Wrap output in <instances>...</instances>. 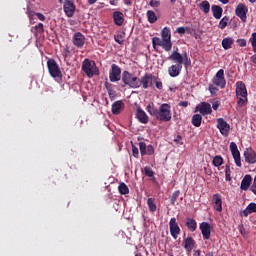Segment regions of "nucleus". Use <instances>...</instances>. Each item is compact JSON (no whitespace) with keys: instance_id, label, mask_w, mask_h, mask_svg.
<instances>
[{"instance_id":"1","label":"nucleus","mask_w":256,"mask_h":256,"mask_svg":"<svg viewBox=\"0 0 256 256\" xmlns=\"http://www.w3.org/2000/svg\"><path fill=\"white\" fill-rule=\"evenodd\" d=\"M147 111L152 117H155V119H157L158 121H162L163 123H169V121H171V105L167 103L161 104L158 109L157 107H155V104L149 103L147 105Z\"/></svg>"},{"instance_id":"2","label":"nucleus","mask_w":256,"mask_h":256,"mask_svg":"<svg viewBox=\"0 0 256 256\" xmlns=\"http://www.w3.org/2000/svg\"><path fill=\"white\" fill-rule=\"evenodd\" d=\"M236 97L238 107H243L247 105V86L243 81H238L236 83Z\"/></svg>"},{"instance_id":"3","label":"nucleus","mask_w":256,"mask_h":256,"mask_svg":"<svg viewBox=\"0 0 256 256\" xmlns=\"http://www.w3.org/2000/svg\"><path fill=\"white\" fill-rule=\"evenodd\" d=\"M122 81L124 85H127L131 89H139V87H141V79L129 71L122 73Z\"/></svg>"},{"instance_id":"4","label":"nucleus","mask_w":256,"mask_h":256,"mask_svg":"<svg viewBox=\"0 0 256 256\" xmlns=\"http://www.w3.org/2000/svg\"><path fill=\"white\" fill-rule=\"evenodd\" d=\"M82 71L89 78L93 77L94 75H99V70H97V64H95V61L89 59H85L83 61Z\"/></svg>"},{"instance_id":"5","label":"nucleus","mask_w":256,"mask_h":256,"mask_svg":"<svg viewBox=\"0 0 256 256\" xmlns=\"http://www.w3.org/2000/svg\"><path fill=\"white\" fill-rule=\"evenodd\" d=\"M47 67L53 79H62L63 74L61 73V69L59 68V64H57L54 59H49L47 61Z\"/></svg>"},{"instance_id":"6","label":"nucleus","mask_w":256,"mask_h":256,"mask_svg":"<svg viewBox=\"0 0 256 256\" xmlns=\"http://www.w3.org/2000/svg\"><path fill=\"white\" fill-rule=\"evenodd\" d=\"M212 83L219 89H225L227 87V80L225 79V70L220 69L212 78Z\"/></svg>"},{"instance_id":"7","label":"nucleus","mask_w":256,"mask_h":256,"mask_svg":"<svg viewBox=\"0 0 256 256\" xmlns=\"http://www.w3.org/2000/svg\"><path fill=\"white\" fill-rule=\"evenodd\" d=\"M169 61H172V63H176V65H179L180 67H183V63L187 65V61H189V57L187 56V52L182 55L181 53L174 51L172 54L168 57Z\"/></svg>"},{"instance_id":"8","label":"nucleus","mask_w":256,"mask_h":256,"mask_svg":"<svg viewBox=\"0 0 256 256\" xmlns=\"http://www.w3.org/2000/svg\"><path fill=\"white\" fill-rule=\"evenodd\" d=\"M161 39L164 45L171 51L173 49V43L171 42V29L164 27L161 31Z\"/></svg>"},{"instance_id":"9","label":"nucleus","mask_w":256,"mask_h":256,"mask_svg":"<svg viewBox=\"0 0 256 256\" xmlns=\"http://www.w3.org/2000/svg\"><path fill=\"white\" fill-rule=\"evenodd\" d=\"M198 111L200 115H211V113H213V108L208 102H202L194 108V113H197Z\"/></svg>"},{"instance_id":"10","label":"nucleus","mask_w":256,"mask_h":256,"mask_svg":"<svg viewBox=\"0 0 256 256\" xmlns=\"http://www.w3.org/2000/svg\"><path fill=\"white\" fill-rule=\"evenodd\" d=\"M247 13H249V8L243 3H239L235 9V14L243 23L247 21Z\"/></svg>"},{"instance_id":"11","label":"nucleus","mask_w":256,"mask_h":256,"mask_svg":"<svg viewBox=\"0 0 256 256\" xmlns=\"http://www.w3.org/2000/svg\"><path fill=\"white\" fill-rule=\"evenodd\" d=\"M217 129H219L221 135L227 137L229 135V131L231 130V125L225 121L223 118L217 119Z\"/></svg>"},{"instance_id":"12","label":"nucleus","mask_w":256,"mask_h":256,"mask_svg":"<svg viewBox=\"0 0 256 256\" xmlns=\"http://www.w3.org/2000/svg\"><path fill=\"white\" fill-rule=\"evenodd\" d=\"M109 79L111 83H117V81H121V68H119L117 64H112L111 71L109 73Z\"/></svg>"},{"instance_id":"13","label":"nucleus","mask_w":256,"mask_h":256,"mask_svg":"<svg viewBox=\"0 0 256 256\" xmlns=\"http://www.w3.org/2000/svg\"><path fill=\"white\" fill-rule=\"evenodd\" d=\"M169 229L173 239H177L181 233V228L179 227V224H177V218L173 217L170 219Z\"/></svg>"},{"instance_id":"14","label":"nucleus","mask_w":256,"mask_h":256,"mask_svg":"<svg viewBox=\"0 0 256 256\" xmlns=\"http://www.w3.org/2000/svg\"><path fill=\"white\" fill-rule=\"evenodd\" d=\"M230 151L237 167H241V152L235 142L230 143Z\"/></svg>"},{"instance_id":"15","label":"nucleus","mask_w":256,"mask_h":256,"mask_svg":"<svg viewBox=\"0 0 256 256\" xmlns=\"http://www.w3.org/2000/svg\"><path fill=\"white\" fill-rule=\"evenodd\" d=\"M183 247L189 255L191 253V251H193V249L197 248V242H195V239H193V237L188 236L187 238H184V240H183Z\"/></svg>"},{"instance_id":"16","label":"nucleus","mask_w":256,"mask_h":256,"mask_svg":"<svg viewBox=\"0 0 256 256\" xmlns=\"http://www.w3.org/2000/svg\"><path fill=\"white\" fill-rule=\"evenodd\" d=\"M72 43L77 49H82L83 45H85V35L81 32L74 33Z\"/></svg>"},{"instance_id":"17","label":"nucleus","mask_w":256,"mask_h":256,"mask_svg":"<svg viewBox=\"0 0 256 256\" xmlns=\"http://www.w3.org/2000/svg\"><path fill=\"white\" fill-rule=\"evenodd\" d=\"M244 158L246 163L253 165L256 163V153L254 152L253 148L248 147L244 150Z\"/></svg>"},{"instance_id":"18","label":"nucleus","mask_w":256,"mask_h":256,"mask_svg":"<svg viewBox=\"0 0 256 256\" xmlns=\"http://www.w3.org/2000/svg\"><path fill=\"white\" fill-rule=\"evenodd\" d=\"M64 13L68 17H73L75 15V3L71 0H65L64 5H63Z\"/></svg>"},{"instance_id":"19","label":"nucleus","mask_w":256,"mask_h":256,"mask_svg":"<svg viewBox=\"0 0 256 256\" xmlns=\"http://www.w3.org/2000/svg\"><path fill=\"white\" fill-rule=\"evenodd\" d=\"M139 149L142 157H144V155H153L155 153L153 145H147L145 142H139Z\"/></svg>"},{"instance_id":"20","label":"nucleus","mask_w":256,"mask_h":256,"mask_svg":"<svg viewBox=\"0 0 256 256\" xmlns=\"http://www.w3.org/2000/svg\"><path fill=\"white\" fill-rule=\"evenodd\" d=\"M112 18H113L114 24L117 27H121L123 23H125V15H123V12L121 11L113 12Z\"/></svg>"},{"instance_id":"21","label":"nucleus","mask_w":256,"mask_h":256,"mask_svg":"<svg viewBox=\"0 0 256 256\" xmlns=\"http://www.w3.org/2000/svg\"><path fill=\"white\" fill-rule=\"evenodd\" d=\"M200 231L202 233L203 239L211 238V225L207 222H202L200 224Z\"/></svg>"},{"instance_id":"22","label":"nucleus","mask_w":256,"mask_h":256,"mask_svg":"<svg viewBox=\"0 0 256 256\" xmlns=\"http://www.w3.org/2000/svg\"><path fill=\"white\" fill-rule=\"evenodd\" d=\"M136 119H138L140 123H143V125H147V123H149V116L141 108H137L136 110Z\"/></svg>"},{"instance_id":"23","label":"nucleus","mask_w":256,"mask_h":256,"mask_svg":"<svg viewBox=\"0 0 256 256\" xmlns=\"http://www.w3.org/2000/svg\"><path fill=\"white\" fill-rule=\"evenodd\" d=\"M153 80H155V76H153V75H151L149 73H146L140 79V87L142 85L143 89H148L150 81H153Z\"/></svg>"},{"instance_id":"24","label":"nucleus","mask_w":256,"mask_h":256,"mask_svg":"<svg viewBox=\"0 0 256 256\" xmlns=\"http://www.w3.org/2000/svg\"><path fill=\"white\" fill-rule=\"evenodd\" d=\"M182 69H183V66L173 64L168 68V75H170V77H179V75H181Z\"/></svg>"},{"instance_id":"25","label":"nucleus","mask_w":256,"mask_h":256,"mask_svg":"<svg viewBox=\"0 0 256 256\" xmlns=\"http://www.w3.org/2000/svg\"><path fill=\"white\" fill-rule=\"evenodd\" d=\"M251 183H253V177L249 174L245 175L241 181L240 189H242V191H247L251 187Z\"/></svg>"},{"instance_id":"26","label":"nucleus","mask_w":256,"mask_h":256,"mask_svg":"<svg viewBox=\"0 0 256 256\" xmlns=\"http://www.w3.org/2000/svg\"><path fill=\"white\" fill-rule=\"evenodd\" d=\"M124 108H125V103H123V101L121 100L115 101L112 104L113 115H119V113H121V111H123Z\"/></svg>"},{"instance_id":"27","label":"nucleus","mask_w":256,"mask_h":256,"mask_svg":"<svg viewBox=\"0 0 256 256\" xmlns=\"http://www.w3.org/2000/svg\"><path fill=\"white\" fill-rule=\"evenodd\" d=\"M213 203H214V209H216V211L218 212L223 211V200L219 194L213 195Z\"/></svg>"},{"instance_id":"28","label":"nucleus","mask_w":256,"mask_h":256,"mask_svg":"<svg viewBox=\"0 0 256 256\" xmlns=\"http://www.w3.org/2000/svg\"><path fill=\"white\" fill-rule=\"evenodd\" d=\"M152 45H153L154 49L158 45V47H162V49H164V51H166V52L170 51L169 48L166 46V44L163 42V40L159 37L152 38Z\"/></svg>"},{"instance_id":"29","label":"nucleus","mask_w":256,"mask_h":256,"mask_svg":"<svg viewBox=\"0 0 256 256\" xmlns=\"http://www.w3.org/2000/svg\"><path fill=\"white\" fill-rule=\"evenodd\" d=\"M212 13H213L214 19H221V17H223V8H221L218 5H213Z\"/></svg>"},{"instance_id":"30","label":"nucleus","mask_w":256,"mask_h":256,"mask_svg":"<svg viewBox=\"0 0 256 256\" xmlns=\"http://www.w3.org/2000/svg\"><path fill=\"white\" fill-rule=\"evenodd\" d=\"M242 213L244 217H248L251 213H256V203L251 202Z\"/></svg>"},{"instance_id":"31","label":"nucleus","mask_w":256,"mask_h":256,"mask_svg":"<svg viewBox=\"0 0 256 256\" xmlns=\"http://www.w3.org/2000/svg\"><path fill=\"white\" fill-rule=\"evenodd\" d=\"M234 40L231 37H226L222 40V47L225 51L231 49L233 47Z\"/></svg>"},{"instance_id":"32","label":"nucleus","mask_w":256,"mask_h":256,"mask_svg":"<svg viewBox=\"0 0 256 256\" xmlns=\"http://www.w3.org/2000/svg\"><path fill=\"white\" fill-rule=\"evenodd\" d=\"M146 17H147V20H148V23H156L157 22V14L153 11V10H148L146 12Z\"/></svg>"},{"instance_id":"33","label":"nucleus","mask_w":256,"mask_h":256,"mask_svg":"<svg viewBox=\"0 0 256 256\" xmlns=\"http://www.w3.org/2000/svg\"><path fill=\"white\" fill-rule=\"evenodd\" d=\"M202 121H203V116L201 114H194L192 116V125H194V127H201Z\"/></svg>"},{"instance_id":"34","label":"nucleus","mask_w":256,"mask_h":256,"mask_svg":"<svg viewBox=\"0 0 256 256\" xmlns=\"http://www.w3.org/2000/svg\"><path fill=\"white\" fill-rule=\"evenodd\" d=\"M199 7L200 11H203V13H205L206 15L207 13H209V11H211V4H209V1L207 0L202 1Z\"/></svg>"},{"instance_id":"35","label":"nucleus","mask_w":256,"mask_h":256,"mask_svg":"<svg viewBox=\"0 0 256 256\" xmlns=\"http://www.w3.org/2000/svg\"><path fill=\"white\" fill-rule=\"evenodd\" d=\"M186 227L190 231H196V229H197V222L195 221V219L188 218V219H186Z\"/></svg>"},{"instance_id":"36","label":"nucleus","mask_w":256,"mask_h":256,"mask_svg":"<svg viewBox=\"0 0 256 256\" xmlns=\"http://www.w3.org/2000/svg\"><path fill=\"white\" fill-rule=\"evenodd\" d=\"M114 41H116V43H118L119 45H123L125 41V32H120L118 34H115Z\"/></svg>"},{"instance_id":"37","label":"nucleus","mask_w":256,"mask_h":256,"mask_svg":"<svg viewBox=\"0 0 256 256\" xmlns=\"http://www.w3.org/2000/svg\"><path fill=\"white\" fill-rule=\"evenodd\" d=\"M147 205H148L149 211H151L152 213H155V211H157V205L155 204V199L148 198Z\"/></svg>"},{"instance_id":"38","label":"nucleus","mask_w":256,"mask_h":256,"mask_svg":"<svg viewBox=\"0 0 256 256\" xmlns=\"http://www.w3.org/2000/svg\"><path fill=\"white\" fill-rule=\"evenodd\" d=\"M120 195H127L129 193V187L125 183H121L118 187Z\"/></svg>"},{"instance_id":"39","label":"nucleus","mask_w":256,"mask_h":256,"mask_svg":"<svg viewBox=\"0 0 256 256\" xmlns=\"http://www.w3.org/2000/svg\"><path fill=\"white\" fill-rule=\"evenodd\" d=\"M227 25H229V17L224 16V17L220 20V22H219V24H218V27H219V29H225V27H227Z\"/></svg>"},{"instance_id":"40","label":"nucleus","mask_w":256,"mask_h":256,"mask_svg":"<svg viewBox=\"0 0 256 256\" xmlns=\"http://www.w3.org/2000/svg\"><path fill=\"white\" fill-rule=\"evenodd\" d=\"M212 163L214 167H221V165H223V157L215 156Z\"/></svg>"},{"instance_id":"41","label":"nucleus","mask_w":256,"mask_h":256,"mask_svg":"<svg viewBox=\"0 0 256 256\" xmlns=\"http://www.w3.org/2000/svg\"><path fill=\"white\" fill-rule=\"evenodd\" d=\"M32 31L35 33V35L43 33L45 31L43 28V23L36 25L34 28H32Z\"/></svg>"},{"instance_id":"42","label":"nucleus","mask_w":256,"mask_h":256,"mask_svg":"<svg viewBox=\"0 0 256 256\" xmlns=\"http://www.w3.org/2000/svg\"><path fill=\"white\" fill-rule=\"evenodd\" d=\"M179 195H181V192L179 190L173 192V194L170 198L171 205H175L177 199H179Z\"/></svg>"},{"instance_id":"43","label":"nucleus","mask_w":256,"mask_h":256,"mask_svg":"<svg viewBox=\"0 0 256 256\" xmlns=\"http://www.w3.org/2000/svg\"><path fill=\"white\" fill-rule=\"evenodd\" d=\"M249 41L252 45V49H253L254 53H256V32L252 33Z\"/></svg>"},{"instance_id":"44","label":"nucleus","mask_w":256,"mask_h":256,"mask_svg":"<svg viewBox=\"0 0 256 256\" xmlns=\"http://www.w3.org/2000/svg\"><path fill=\"white\" fill-rule=\"evenodd\" d=\"M144 174L147 176V177H153L155 175V173L153 172V170L149 167H145L144 168Z\"/></svg>"},{"instance_id":"45","label":"nucleus","mask_w":256,"mask_h":256,"mask_svg":"<svg viewBox=\"0 0 256 256\" xmlns=\"http://www.w3.org/2000/svg\"><path fill=\"white\" fill-rule=\"evenodd\" d=\"M208 89H209L211 95H216L217 91H219V89H217V87L214 84H210L208 86Z\"/></svg>"},{"instance_id":"46","label":"nucleus","mask_w":256,"mask_h":256,"mask_svg":"<svg viewBox=\"0 0 256 256\" xmlns=\"http://www.w3.org/2000/svg\"><path fill=\"white\" fill-rule=\"evenodd\" d=\"M225 177L226 181H231V169L229 168V166L225 167Z\"/></svg>"},{"instance_id":"47","label":"nucleus","mask_w":256,"mask_h":256,"mask_svg":"<svg viewBox=\"0 0 256 256\" xmlns=\"http://www.w3.org/2000/svg\"><path fill=\"white\" fill-rule=\"evenodd\" d=\"M132 155L136 159L139 157V148H137L135 145H132Z\"/></svg>"},{"instance_id":"48","label":"nucleus","mask_w":256,"mask_h":256,"mask_svg":"<svg viewBox=\"0 0 256 256\" xmlns=\"http://www.w3.org/2000/svg\"><path fill=\"white\" fill-rule=\"evenodd\" d=\"M176 33H178L179 35H185V33H187V28H185V27H178L176 29Z\"/></svg>"},{"instance_id":"49","label":"nucleus","mask_w":256,"mask_h":256,"mask_svg":"<svg viewBox=\"0 0 256 256\" xmlns=\"http://www.w3.org/2000/svg\"><path fill=\"white\" fill-rule=\"evenodd\" d=\"M250 191H252V193H254V195H256V175L253 179L252 185L250 187Z\"/></svg>"},{"instance_id":"50","label":"nucleus","mask_w":256,"mask_h":256,"mask_svg":"<svg viewBox=\"0 0 256 256\" xmlns=\"http://www.w3.org/2000/svg\"><path fill=\"white\" fill-rule=\"evenodd\" d=\"M149 5L150 7H159V5H161V2L159 0H150Z\"/></svg>"},{"instance_id":"51","label":"nucleus","mask_w":256,"mask_h":256,"mask_svg":"<svg viewBox=\"0 0 256 256\" xmlns=\"http://www.w3.org/2000/svg\"><path fill=\"white\" fill-rule=\"evenodd\" d=\"M237 43H238L239 47H247V40H245V39H238Z\"/></svg>"},{"instance_id":"52","label":"nucleus","mask_w":256,"mask_h":256,"mask_svg":"<svg viewBox=\"0 0 256 256\" xmlns=\"http://www.w3.org/2000/svg\"><path fill=\"white\" fill-rule=\"evenodd\" d=\"M174 143H176V145H182L183 144V138L180 135H178L176 137V139H174Z\"/></svg>"},{"instance_id":"53","label":"nucleus","mask_w":256,"mask_h":256,"mask_svg":"<svg viewBox=\"0 0 256 256\" xmlns=\"http://www.w3.org/2000/svg\"><path fill=\"white\" fill-rule=\"evenodd\" d=\"M154 81L156 83V88L157 89H163V82L157 81V78H155Z\"/></svg>"},{"instance_id":"54","label":"nucleus","mask_w":256,"mask_h":256,"mask_svg":"<svg viewBox=\"0 0 256 256\" xmlns=\"http://www.w3.org/2000/svg\"><path fill=\"white\" fill-rule=\"evenodd\" d=\"M219 105H221V103L219 101H215L212 104V109H214V111H217V109H219Z\"/></svg>"},{"instance_id":"55","label":"nucleus","mask_w":256,"mask_h":256,"mask_svg":"<svg viewBox=\"0 0 256 256\" xmlns=\"http://www.w3.org/2000/svg\"><path fill=\"white\" fill-rule=\"evenodd\" d=\"M36 17L40 20V21H45V15L41 14V13H36Z\"/></svg>"},{"instance_id":"56","label":"nucleus","mask_w":256,"mask_h":256,"mask_svg":"<svg viewBox=\"0 0 256 256\" xmlns=\"http://www.w3.org/2000/svg\"><path fill=\"white\" fill-rule=\"evenodd\" d=\"M180 107H189V102L188 101H181L179 102Z\"/></svg>"},{"instance_id":"57","label":"nucleus","mask_w":256,"mask_h":256,"mask_svg":"<svg viewBox=\"0 0 256 256\" xmlns=\"http://www.w3.org/2000/svg\"><path fill=\"white\" fill-rule=\"evenodd\" d=\"M251 61H252V63H254L256 65V54L251 56Z\"/></svg>"},{"instance_id":"58","label":"nucleus","mask_w":256,"mask_h":256,"mask_svg":"<svg viewBox=\"0 0 256 256\" xmlns=\"http://www.w3.org/2000/svg\"><path fill=\"white\" fill-rule=\"evenodd\" d=\"M89 5H95L97 3V0H88Z\"/></svg>"},{"instance_id":"59","label":"nucleus","mask_w":256,"mask_h":256,"mask_svg":"<svg viewBox=\"0 0 256 256\" xmlns=\"http://www.w3.org/2000/svg\"><path fill=\"white\" fill-rule=\"evenodd\" d=\"M220 1V3H223V5H227V3H229V0H218Z\"/></svg>"},{"instance_id":"60","label":"nucleus","mask_w":256,"mask_h":256,"mask_svg":"<svg viewBox=\"0 0 256 256\" xmlns=\"http://www.w3.org/2000/svg\"><path fill=\"white\" fill-rule=\"evenodd\" d=\"M110 5H117V0H110Z\"/></svg>"},{"instance_id":"61","label":"nucleus","mask_w":256,"mask_h":256,"mask_svg":"<svg viewBox=\"0 0 256 256\" xmlns=\"http://www.w3.org/2000/svg\"><path fill=\"white\" fill-rule=\"evenodd\" d=\"M194 255H196V256L201 255V251H200V250H196L195 253H194Z\"/></svg>"},{"instance_id":"62","label":"nucleus","mask_w":256,"mask_h":256,"mask_svg":"<svg viewBox=\"0 0 256 256\" xmlns=\"http://www.w3.org/2000/svg\"><path fill=\"white\" fill-rule=\"evenodd\" d=\"M108 93H109L110 97H111V95H115V92L113 90H108Z\"/></svg>"},{"instance_id":"63","label":"nucleus","mask_w":256,"mask_h":256,"mask_svg":"<svg viewBox=\"0 0 256 256\" xmlns=\"http://www.w3.org/2000/svg\"><path fill=\"white\" fill-rule=\"evenodd\" d=\"M249 3H256V0H248Z\"/></svg>"},{"instance_id":"64","label":"nucleus","mask_w":256,"mask_h":256,"mask_svg":"<svg viewBox=\"0 0 256 256\" xmlns=\"http://www.w3.org/2000/svg\"><path fill=\"white\" fill-rule=\"evenodd\" d=\"M241 235H245V232L243 231V229L240 230Z\"/></svg>"}]
</instances>
